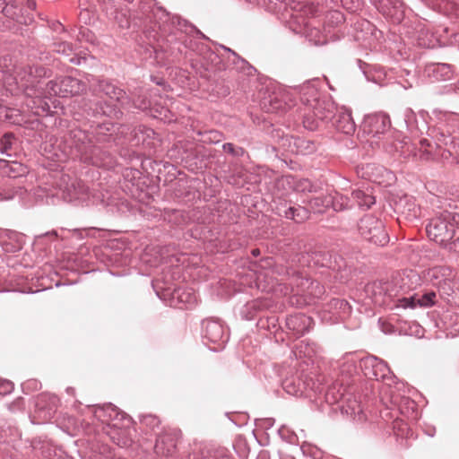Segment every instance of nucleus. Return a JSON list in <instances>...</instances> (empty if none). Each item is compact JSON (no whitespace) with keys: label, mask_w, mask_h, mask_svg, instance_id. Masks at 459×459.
<instances>
[{"label":"nucleus","mask_w":459,"mask_h":459,"mask_svg":"<svg viewBox=\"0 0 459 459\" xmlns=\"http://www.w3.org/2000/svg\"><path fill=\"white\" fill-rule=\"evenodd\" d=\"M385 13H386L387 15L391 16V17H394V22H399L402 18H403V13H397L396 11L393 12L392 10H389V11H384Z\"/></svg>","instance_id":"24"},{"label":"nucleus","mask_w":459,"mask_h":459,"mask_svg":"<svg viewBox=\"0 0 459 459\" xmlns=\"http://www.w3.org/2000/svg\"><path fill=\"white\" fill-rule=\"evenodd\" d=\"M353 198L357 201L358 205L360 207L369 208L375 204V197L371 195H368L361 190H356L352 193Z\"/></svg>","instance_id":"16"},{"label":"nucleus","mask_w":459,"mask_h":459,"mask_svg":"<svg viewBox=\"0 0 459 459\" xmlns=\"http://www.w3.org/2000/svg\"><path fill=\"white\" fill-rule=\"evenodd\" d=\"M13 166H16V167H18V168L22 169V171L24 170V169L22 168V166H21L20 164H17V163H13V165H11V169H12V170H14V169L13 168Z\"/></svg>","instance_id":"30"},{"label":"nucleus","mask_w":459,"mask_h":459,"mask_svg":"<svg viewBox=\"0 0 459 459\" xmlns=\"http://www.w3.org/2000/svg\"><path fill=\"white\" fill-rule=\"evenodd\" d=\"M451 221L449 212L431 219L426 229L428 237L439 245H446L455 235V225Z\"/></svg>","instance_id":"1"},{"label":"nucleus","mask_w":459,"mask_h":459,"mask_svg":"<svg viewBox=\"0 0 459 459\" xmlns=\"http://www.w3.org/2000/svg\"><path fill=\"white\" fill-rule=\"evenodd\" d=\"M332 203L331 196H316L309 201V207L315 212H323Z\"/></svg>","instance_id":"15"},{"label":"nucleus","mask_w":459,"mask_h":459,"mask_svg":"<svg viewBox=\"0 0 459 459\" xmlns=\"http://www.w3.org/2000/svg\"><path fill=\"white\" fill-rule=\"evenodd\" d=\"M252 253H253V255L255 256V255H259L260 251H259V249H254V250L252 251Z\"/></svg>","instance_id":"31"},{"label":"nucleus","mask_w":459,"mask_h":459,"mask_svg":"<svg viewBox=\"0 0 459 459\" xmlns=\"http://www.w3.org/2000/svg\"><path fill=\"white\" fill-rule=\"evenodd\" d=\"M334 104L330 100L316 101L314 116L317 120H329L333 118Z\"/></svg>","instance_id":"8"},{"label":"nucleus","mask_w":459,"mask_h":459,"mask_svg":"<svg viewBox=\"0 0 459 459\" xmlns=\"http://www.w3.org/2000/svg\"><path fill=\"white\" fill-rule=\"evenodd\" d=\"M397 307H403V308H415L417 307L416 304V297H411V298H403L398 299Z\"/></svg>","instance_id":"22"},{"label":"nucleus","mask_w":459,"mask_h":459,"mask_svg":"<svg viewBox=\"0 0 459 459\" xmlns=\"http://www.w3.org/2000/svg\"><path fill=\"white\" fill-rule=\"evenodd\" d=\"M110 438L119 446H128L131 444L128 430L126 429L112 428L108 432Z\"/></svg>","instance_id":"11"},{"label":"nucleus","mask_w":459,"mask_h":459,"mask_svg":"<svg viewBox=\"0 0 459 459\" xmlns=\"http://www.w3.org/2000/svg\"><path fill=\"white\" fill-rule=\"evenodd\" d=\"M333 125L338 131L346 134H351L355 131V123L351 111L344 107L336 108V113L333 116Z\"/></svg>","instance_id":"5"},{"label":"nucleus","mask_w":459,"mask_h":459,"mask_svg":"<svg viewBox=\"0 0 459 459\" xmlns=\"http://www.w3.org/2000/svg\"><path fill=\"white\" fill-rule=\"evenodd\" d=\"M303 123L304 126L310 130H314L318 126L317 120H310L308 117H306Z\"/></svg>","instance_id":"23"},{"label":"nucleus","mask_w":459,"mask_h":459,"mask_svg":"<svg viewBox=\"0 0 459 459\" xmlns=\"http://www.w3.org/2000/svg\"><path fill=\"white\" fill-rule=\"evenodd\" d=\"M86 91L85 82L67 76L58 81H50L47 83L45 89L46 96L59 95L67 97L68 95H77Z\"/></svg>","instance_id":"3"},{"label":"nucleus","mask_w":459,"mask_h":459,"mask_svg":"<svg viewBox=\"0 0 459 459\" xmlns=\"http://www.w3.org/2000/svg\"><path fill=\"white\" fill-rule=\"evenodd\" d=\"M371 290L373 296V301L375 304L379 306H384L388 304L390 300V296H386L385 292L387 290V285L382 283H374L371 287H368V291Z\"/></svg>","instance_id":"10"},{"label":"nucleus","mask_w":459,"mask_h":459,"mask_svg":"<svg viewBox=\"0 0 459 459\" xmlns=\"http://www.w3.org/2000/svg\"><path fill=\"white\" fill-rule=\"evenodd\" d=\"M407 427H408V423H403V420H395L394 426V429L399 428V429H401L403 430V429H407Z\"/></svg>","instance_id":"26"},{"label":"nucleus","mask_w":459,"mask_h":459,"mask_svg":"<svg viewBox=\"0 0 459 459\" xmlns=\"http://www.w3.org/2000/svg\"><path fill=\"white\" fill-rule=\"evenodd\" d=\"M331 204L333 210L342 211L348 207V198L342 195H336L334 197H332Z\"/></svg>","instance_id":"19"},{"label":"nucleus","mask_w":459,"mask_h":459,"mask_svg":"<svg viewBox=\"0 0 459 459\" xmlns=\"http://www.w3.org/2000/svg\"><path fill=\"white\" fill-rule=\"evenodd\" d=\"M359 231L363 238L376 245L384 246L388 242L383 223L373 215H365L360 220Z\"/></svg>","instance_id":"2"},{"label":"nucleus","mask_w":459,"mask_h":459,"mask_svg":"<svg viewBox=\"0 0 459 459\" xmlns=\"http://www.w3.org/2000/svg\"><path fill=\"white\" fill-rule=\"evenodd\" d=\"M295 189L298 192H312L313 185L308 179H300L296 183Z\"/></svg>","instance_id":"21"},{"label":"nucleus","mask_w":459,"mask_h":459,"mask_svg":"<svg viewBox=\"0 0 459 459\" xmlns=\"http://www.w3.org/2000/svg\"><path fill=\"white\" fill-rule=\"evenodd\" d=\"M425 277L434 286L441 287L450 281L455 273L449 267L435 266L427 271Z\"/></svg>","instance_id":"6"},{"label":"nucleus","mask_w":459,"mask_h":459,"mask_svg":"<svg viewBox=\"0 0 459 459\" xmlns=\"http://www.w3.org/2000/svg\"><path fill=\"white\" fill-rule=\"evenodd\" d=\"M401 414L409 421H416L419 419V411L417 404L414 401L408 397H403L399 405Z\"/></svg>","instance_id":"9"},{"label":"nucleus","mask_w":459,"mask_h":459,"mask_svg":"<svg viewBox=\"0 0 459 459\" xmlns=\"http://www.w3.org/2000/svg\"><path fill=\"white\" fill-rule=\"evenodd\" d=\"M285 215L288 219H291L299 223L303 222L309 217V212L307 209L299 207H290L286 212Z\"/></svg>","instance_id":"14"},{"label":"nucleus","mask_w":459,"mask_h":459,"mask_svg":"<svg viewBox=\"0 0 459 459\" xmlns=\"http://www.w3.org/2000/svg\"><path fill=\"white\" fill-rule=\"evenodd\" d=\"M436 293L428 292L422 295L420 298H416L417 307H431L435 304Z\"/></svg>","instance_id":"18"},{"label":"nucleus","mask_w":459,"mask_h":459,"mask_svg":"<svg viewBox=\"0 0 459 459\" xmlns=\"http://www.w3.org/2000/svg\"><path fill=\"white\" fill-rule=\"evenodd\" d=\"M13 389V384L9 381H2L0 382V390H4V392H8Z\"/></svg>","instance_id":"25"},{"label":"nucleus","mask_w":459,"mask_h":459,"mask_svg":"<svg viewBox=\"0 0 459 459\" xmlns=\"http://www.w3.org/2000/svg\"><path fill=\"white\" fill-rule=\"evenodd\" d=\"M155 447L158 452L169 455L176 447V442L171 435L166 434L157 439Z\"/></svg>","instance_id":"12"},{"label":"nucleus","mask_w":459,"mask_h":459,"mask_svg":"<svg viewBox=\"0 0 459 459\" xmlns=\"http://www.w3.org/2000/svg\"><path fill=\"white\" fill-rule=\"evenodd\" d=\"M101 90L109 100L110 104L116 105L120 104L124 106L128 103V97L126 93L120 88L113 85L109 82H105L101 85Z\"/></svg>","instance_id":"7"},{"label":"nucleus","mask_w":459,"mask_h":459,"mask_svg":"<svg viewBox=\"0 0 459 459\" xmlns=\"http://www.w3.org/2000/svg\"><path fill=\"white\" fill-rule=\"evenodd\" d=\"M223 149L225 152H228L230 153H235V151H234V146L232 143H225L223 145Z\"/></svg>","instance_id":"28"},{"label":"nucleus","mask_w":459,"mask_h":459,"mask_svg":"<svg viewBox=\"0 0 459 459\" xmlns=\"http://www.w3.org/2000/svg\"><path fill=\"white\" fill-rule=\"evenodd\" d=\"M295 353L299 357H312L315 353L314 348L311 347L308 343H305L304 342H300V343L297 344L295 347Z\"/></svg>","instance_id":"17"},{"label":"nucleus","mask_w":459,"mask_h":459,"mask_svg":"<svg viewBox=\"0 0 459 459\" xmlns=\"http://www.w3.org/2000/svg\"><path fill=\"white\" fill-rule=\"evenodd\" d=\"M376 122H378L379 120L382 121L383 125H385L386 118L385 117H376Z\"/></svg>","instance_id":"29"},{"label":"nucleus","mask_w":459,"mask_h":459,"mask_svg":"<svg viewBox=\"0 0 459 459\" xmlns=\"http://www.w3.org/2000/svg\"><path fill=\"white\" fill-rule=\"evenodd\" d=\"M222 326L216 322H207L205 325V335L212 342H217L222 337Z\"/></svg>","instance_id":"13"},{"label":"nucleus","mask_w":459,"mask_h":459,"mask_svg":"<svg viewBox=\"0 0 459 459\" xmlns=\"http://www.w3.org/2000/svg\"><path fill=\"white\" fill-rule=\"evenodd\" d=\"M395 152H399L404 159L412 156L421 160H429L436 157V146L430 143L427 139L420 142L418 148L413 147L407 142L400 141L394 145Z\"/></svg>","instance_id":"4"},{"label":"nucleus","mask_w":459,"mask_h":459,"mask_svg":"<svg viewBox=\"0 0 459 459\" xmlns=\"http://www.w3.org/2000/svg\"><path fill=\"white\" fill-rule=\"evenodd\" d=\"M178 299L184 303L186 304H195L196 301V298L195 294L191 292L180 291V290L176 291Z\"/></svg>","instance_id":"20"},{"label":"nucleus","mask_w":459,"mask_h":459,"mask_svg":"<svg viewBox=\"0 0 459 459\" xmlns=\"http://www.w3.org/2000/svg\"><path fill=\"white\" fill-rule=\"evenodd\" d=\"M134 105L138 108H146L148 106V103L145 100H142L138 102L137 100H133Z\"/></svg>","instance_id":"27"}]
</instances>
